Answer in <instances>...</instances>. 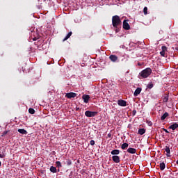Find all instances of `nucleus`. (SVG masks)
<instances>
[{
    "label": "nucleus",
    "instance_id": "f257e3e1",
    "mask_svg": "<svg viewBox=\"0 0 178 178\" xmlns=\"http://www.w3.org/2000/svg\"><path fill=\"white\" fill-rule=\"evenodd\" d=\"M112 23L113 27H118V26H120V24H122V21H120V17L119 16L115 15L113 16L112 18Z\"/></svg>",
    "mask_w": 178,
    "mask_h": 178
},
{
    "label": "nucleus",
    "instance_id": "f03ea898",
    "mask_svg": "<svg viewBox=\"0 0 178 178\" xmlns=\"http://www.w3.org/2000/svg\"><path fill=\"white\" fill-rule=\"evenodd\" d=\"M151 73H152V70H151V68H146L140 72V76L144 79H147V77H148V76H149Z\"/></svg>",
    "mask_w": 178,
    "mask_h": 178
},
{
    "label": "nucleus",
    "instance_id": "7ed1b4c3",
    "mask_svg": "<svg viewBox=\"0 0 178 178\" xmlns=\"http://www.w3.org/2000/svg\"><path fill=\"white\" fill-rule=\"evenodd\" d=\"M85 115L87 116V118H93V116L97 115V112L87 111L85 112Z\"/></svg>",
    "mask_w": 178,
    "mask_h": 178
},
{
    "label": "nucleus",
    "instance_id": "20e7f679",
    "mask_svg": "<svg viewBox=\"0 0 178 178\" xmlns=\"http://www.w3.org/2000/svg\"><path fill=\"white\" fill-rule=\"evenodd\" d=\"M82 99H83V102H85V104H88V101H90V95H83L82 96Z\"/></svg>",
    "mask_w": 178,
    "mask_h": 178
},
{
    "label": "nucleus",
    "instance_id": "39448f33",
    "mask_svg": "<svg viewBox=\"0 0 178 178\" xmlns=\"http://www.w3.org/2000/svg\"><path fill=\"white\" fill-rule=\"evenodd\" d=\"M123 29H124V30H130V25H129V23H127L126 20L123 22Z\"/></svg>",
    "mask_w": 178,
    "mask_h": 178
},
{
    "label": "nucleus",
    "instance_id": "423d86ee",
    "mask_svg": "<svg viewBox=\"0 0 178 178\" xmlns=\"http://www.w3.org/2000/svg\"><path fill=\"white\" fill-rule=\"evenodd\" d=\"M112 159L113 162H115V163H119V162H120V159L119 158V156H113Z\"/></svg>",
    "mask_w": 178,
    "mask_h": 178
},
{
    "label": "nucleus",
    "instance_id": "0eeeda50",
    "mask_svg": "<svg viewBox=\"0 0 178 178\" xmlns=\"http://www.w3.org/2000/svg\"><path fill=\"white\" fill-rule=\"evenodd\" d=\"M118 104L120 106H126L127 102H126V101H124V100H118Z\"/></svg>",
    "mask_w": 178,
    "mask_h": 178
},
{
    "label": "nucleus",
    "instance_id": "6e6552de",
    "mask_svg": "<svg viewBox=\"0 0 178 178\" xmlns=\"http://www.w3.org/2000/svg\"><path fill=\"white\" fill-rule=\"evenodd\" d=\"M67 98H75L76 93L74 92H69L66 94Z\"/></svg>",
    "mask_w": 178,
    "mask_h": 178
},
{
    "label": "nucleus",
    "instance_id": "1a4fd4ad",
    "mask_svg": "<svg viewBox=\"0 0 178 178\" xmlns=\"http://www.w3.org/2000/svg\"><path fill=\"white\" fill-rule=\"evenodd\" d=\"M110 59L111 62H116L118 60V56H115V55H111L110 56Z\"/></svg>",
    "mask_w": 178,
    "mask_h": 178
},
{
    "label": "nucleus",
    "instance_id": "9d476101",
    "mask_svg": "<svg viewBox=\"0 0 178 178\" xmlns=\"http://www.w3.org/2000/svg\"><path fill=\"white\" fill-rule=\"evenodd\" d=\"M165 151L166 152V156L168 158L170 157V148H169V147H165Z\"/></svg>",
    "mask_w": 178,
    "mask_h": 178
},
{
    "label": "nucleus",
    "instance_id": "9b49d317",
    "mask_svg": "<svg viewBox=\"0 0 178 178\" xmlns=\"http://www.w3.org/2000/svg\"><path fill=\"white\" fill-rule=\"evenodd\" d=\"M140 92H141V88H136V90L134 93V97H137V95H138Z\"/></svg>",
    "mask_w": 178,
    "mask_h": 178
},
{
    "label": "nucleus",
    "instance_id": "f8f14e48",
    "mask_svg": "<svg viewBox=\"0 0 178 178\" xmlns=\"http://www.w3.org/2000/svg\"><path fill=\"white\" fill-rule=\"evenodd\" d=\"M136 149L131 147H129L127 149V152H129V154H136Z\"/></svg>",
    "mask_w": 178,
    "mask_h": 178
},
{
    "label": "nucleus",
    "instance_id": "ddd939ff",
    "mask_svg": "<svg viewBox=\"0 0 178 178\" xmlns=\"http://www.w3.org/2000/svg\"><path fill=\"white\" fill-rule=\"evenodd\" d=\"M177 127H178L177 123H175V124H172L171 126H170L169 129H171L172 130H176V129H177Z\"/></svg>",
    "mask_w": 178,
    "mask_h": 178
},
{
    "label": "nucleus",
    "instance_id": "4468645a",
    "mask_svg": "<svg viewBox=\"0 0 178 178\" xmlns=\"http://www.w3.org/2000/svg\"><path fill=\"white\" fill-rule=\"evenodd\" d=\"M120 152L119 149H115L111 151V155H119Z\"/></svg>",
    "mask_w": 178,
    "mask_h": 178
},
{
    "label": "nucleus",
    "instance_id": "2eb2a0df",
    "mask_svg": "<svg viewBox=\"0 0 178 178\" xmlns=\"http://www.w3.org/2000/svg\"><path fill=\"white\" fill-rule=\"evenodd\" d=\"M18 133H20L21 134H27V131L24 129H18Z\"/></svg>",
    "mask_w": 178,
    "mask_h": 178
},
{
    "label": "nucleus",
    "instance_id": "dca6fc26",
    "mask_svg": "<svg viewBox=\"0 0 178 178\" xmlns=\"http://www.w3.org/2000/svg\"><path fill=\"white\" fill-rule=\"evenodd\" d=\"M168 116H169V113H165L162 116H161V120H165Z\"/></svg>",
    "mask_w": 178,
    "mask_h": 178
},
{
    "label": "nucleus",
    "instance_id": "f3484780",
    "mask_svg": "<svg viewBox=\"0 0 178 178\" xmlns=\"http://www.w3.org/2000/svg\"><path fill=\"white\" fill-rule=\"evenodd\" d=\"M145 134V129H140L138 130V134H140V136H143V134Z\"/></svg>",
    "mask_w": 178,
    "mask_h": 178
},
{
    "label": "nucleus",
    "instance_id": "a211bd4d",
    "mask_svg": "<svg viewBox=\"0 0 178 178\" xmlns=\"http://www.w3.org/2000/svg\"><path fill=\"white\" fill-rule=\"evenodd\" d=\"M165 168H166V165H165V163H160V169H161V170H165Z\"/></svg>",
    "mask_w": 178,
    "mask_h": 178
},
{
    "label": "nucleus",
    "instance_id": "6ab92c4d",
    "mask_svg": "<svg viewBox=\"0 0 178 178\" xmlns=\"http://www.w3.org/2000/svg\"><path fill=\"white\" fill-rule=\"evenodd\" d=\"M127 147H129V144L128 143H123L121 145L122 149H126V148H127Z\"/></svg>",
    "mask_w": 178,
    "mask_h": 178
},
{
    "label": "nucleus",
    "instance_id": "aec40b11",
    "mask_svg": "<svg viewBox=\"0 0 178 178\" xmlns=\"http://www.w3.org/2000/svg\"><path fill=\"white\" fill-rule=\"evenodd\" d=\"M50 172H51V173H56V168L54 166L50 167Z\"/></svg>",
    "mask_w": 178,
    "mask_h": 178
},
{
    "label": "nucleus",
    "instance_id": "412c9836",
    "mask_svg": "<svg viewBox=\"0 0 178 178\" xmlns=\"http://www.w3.org/2000/svg\"><path fill=\"white\" fill-rule=\"evenodd\" d=\"M72 35V32H70L67 35L66 37L64 38L63 41H66V40H68V38H70Z\"/></svg>",
    "mask_w": 178,
    "mask_h": 178
},
{
    "label": "nucleus",
    "instance_id": "4be33fe9",
    "mask_svg": "<svg viewBox=\"0 0 178 178\" xmlns=\"http://www.w3.org/2000/svg\"><path fill=\"white\" fill-rule=\"evenodd\" d=\"M29 113H31V115H34V113H35V111L33 108H29Z\"/></svg>",
    "mask_w": 178,
    "mask_h": 178
},
{
    "label": "nucleus",
    "instance_id": "5701e85b",
    "mask_svg": "<svg viewBox=\"0 0 178 178\" xmlns=\"http://www.w3.org/2000/svg\"><path fill=\"white\" fill-rule=\"evenodd\" d=\"M56 165L57 168H62V164L60 163V161H56Z\"/></svg>",
    "mask_w": 178,
    "mask_h": 178
},
{
    "label": "nucleus",
    "instance_id": "b1692460",
    "mask_svg": "<svg viewBox=\"0 0 178 178\" xmlns=\"http://www.w3.org/2000/svg\"><path fill=\"white\" fill-rule=\"evenodd\" d=\"M161 49H162L163 52H166L168 51V48L166 47H165V46H163L161 47Z\"/></svg>",
    "mask_w": 178,
    "mask_h": 178
},
{
    "label": "nucleus",
    "instance_id": "393cba45",
    "mask_svg": "<svg viewBox=\"0 0 178 178\" xmlns=\"http://www.w3.org/2000/svg\"><path fill=\"white\" fill-rule=\"evenodd\" d=\"M148 10V8L145 7L143 9V12L145 15H147L148 13L147 12Z\"/></svg>",
    "mask_w": 178,
    "mask_h": 178
},
{
    "label": "nucleus",
    "instance_id": "a878e982",
    "mask_svg": "<svg viewBox=\"0 0 178 178\" xmlns=\"http://www.w3.org/2000/svg\"><path fill=\"white\" fill-rule=\"evenodd\" d=\"M95 145V141L94 140H90V145Z\"/></svg>",
    "mask_w": 178,
    "mask_h": 178
},
{
    "label": "nucleus",
    "instance_id": "bb28decb",
    "mask_svg": "<svg viewBox=\"0 0 178 178\" xmlns=\"http://www.w3.org/2000/svg\"><path fill=\"white\" fill-rule=\"evenodd\" d=\"M160 55H161V56H165V51H161L160 52Z\"/></svg>",
    "mask_w": 178,
    "mask_h": 178
},
{
    "label": "nucleus",
    "instance_id": "cd10ccee",
    "mask_svg": "<svg viewBox=\"0 0 178 178\" xmlns=\"http://www.w3.org/2000/svg\"><path fill=\"white\" fill-rule=\"evenodd\" d=\"M67 164L70 166V165H72V161L70 160H68L67 161Z\"/></svg>",
    "mask_w": 178,
    "mask_h": 178
},
{
    "label": "nucleus",
    "instance_id": "c85d7f7f",
    "mask_svg": "<svg viewBox=\"0 0 178 178\" xmlns=\"http://www.w3.org/2000/svg\"><path fill=\"white\" fill-rule=\"evenodd\" d=\"M5 156V154H1L0 153V158H3Z\"/></svg>",
    "mask_w": 178,
    "mask_h": 178
},
{
    "label": "nucleus",
    "instance_id": "c756f323",
    "mask_svg": "<svg viewBox=\"0 0 178 178\" xmlns=\"http://www.w3.org/2000/svg\"><path fill=\"white\" fill-rule=\"evenodd\" d=\"M168 97H165L163 99L164 102H168Z\"/></svg>",
    "mask_w": 178,
    "mask_h": 178
},
{
    "label": "nucleus",
    "instance_id": "7c9ffc66",
    "mask_svg": "<svg viewBox=\"0 0 178 178\" xmlns=\"http://www.w3.org/2000/svg\"><path fill=\"white\" fill-rule=\"evenodd\" d=\"M163 131H164L165 133H169V131H168V129H163Z\"/></svg>",
    "mask_w": 178,
    "mask_h": 178
},
{
    "label": "nucleus",
    "instance_id": "2f4dec72",
    "mask_svg": "<svg viewBox=\"0 0 178 178\" xmlns=\"http://www.w3.org/2000/svg\"><path fill=\"white\" fill-rule=\"evenodd\" d=\"M148 88H152V84L149 85Z\"/></svg>",
    "mask_w": 178,
    "mask_h": 178
},
{
    "label": "nucleus",
    "instance_id": "473e14b6",
    "mask_svg": "<svg viewBox=\"0 0 178 178\" xmlns=\"http://www.w3.org/2000/svg\"><path fill=\"white\" fill-rule=\"evenodd\" d=\"M177 164L178 165V160L177 161Z\"/></svg>",
    "mask_w": 178,
    "mask_h": 178
},
{
    "label": "nucleus",
    "instance_id": "72a5a7b5",
    "mask_svg": "<svg viewBox=\"0 0 178 178\" xmlns=\"http://www.w3.org/2000/svg\"><path fill=\"white\" fill-rule=\"evenodd\" d=\"M1 165H2V163H1V161H0V166H1Z\"/></svg>",
    "mask_w": 178,
    "mask_h": 178
}]
</instances>
